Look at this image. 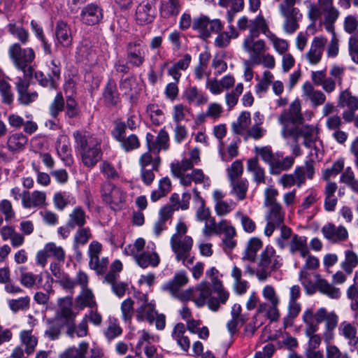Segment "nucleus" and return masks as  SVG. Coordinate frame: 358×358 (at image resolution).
Wrapping results in <instances>:
<instances>
[{
    "mask_svg": "<svg viewBox=\"0 0 358 358\" xmlns=\"http://www.w3.org/2000/svg\"><path fill=\"white\" fill-rule=\"evenodd\" d=\"M262 247V242L259 238L256 237L251 238L248 242L243 258L254 262L257 252Z\"/></svg>",
    "mask_w": 358,
    "mask_h": 358,
    "instance_id": "46",
    "label": "nucleus"
},
{
    "mask_svg": "<svg viewBox=\"0 0 358 358\" xmlns=\"http://www.w3.org/2000/svg\"><path fill=\"white\" fill-rule=\"evenodd\" d=\"M29 82L22 78H17L15 83L16 90L18 94V101L23 105H29L34 101L38 97L36 92H30L28 91Z\"/></svg>",
    "mask_w": 358,
    "mask_h": 358,
    "instance_id": "23",
    "label": "nucleus"
},
{
    "mask_svg": "<svg viewBox=\"0 0 358 358\" xmlns=\"http://www.w3.org/2000/svg\"><path fill=\"white\" fill-rule=\"evenodd\" d=\"M322 232L327 239L332 242L344 241L348 236V231L344 227H336L331 223L324 225L322 228Z\"/></svg>",
    "mask_w": 358,
    "mask_h": 358,
    "instance_id": "29",
    "label": "nucleus"
},
{
    "mask_svg": "<svg viewBox=\"0 0 358 358\" xmlns=\"http://www.w3.org/2000/svg\"><path fill=\"white\" fill-rule=\"evenodd\" d=\"M339 106L342 108L347 106L348 109L358 110V99L351 95L348 90L342 92L339 96Z\"/></svg>",
    "mask_w": 358,
    "mask_h": 358,
    "instance_id": "51",
    "label": "nucleus"
},
{
    "mask_svg": "<svg viewBox=\"0 0 358 358\" xmlns=\"http://www.w3.org/2000/svg\"><path fill=\"white\" fill-rule=\"evenodd\" d=\"M126 124L124 122H119L112 131L113 137L120 143L121 147L126 151L129 152L137 149L140 146V141L135 134L125 136Z\"/></svg>",
    "mask_w": 358,
    "mask_h": 358,
    "instance_id": "13",
    "label": "nucleus"
},
{
    "mask_svg": "<svg viewBox=\"0 0 358 358\" xmlns=\"http://www.w3.org/2000/svg\"><path fill=\"white\" fill-rule=\"evenodd\" d=\"M107 326L103 330V334L108 341H111L122 333V329L120 326L117 319L109 317L106 321Z\"/></svg>",
    "mask_w": 358,
    "mask_h": 358,
    "instance_id": "43",
    "label": "nucleus"
},
{
    "mask_svg": "<svg viewBox=\"0 0 358 358\" xmlns=\"http://www.w3.org/2000/svg\"><path fill=\"white\" fill-rule=\"evenodd\" d=\"M358 265V255L352 250L345 251V259L341 263V268L348 274Z\"/></svg>",
    "mask_w": 358,
    "mask_h": 358,
    "instance_id": "48",
    "label": "nucleus"
},
{
    "mask_svg": "<svg viewBox=\"0 0 358 358\" xmlns=\"http://www.w3.org/2000/svg\"><path fill=\"white\" fill-rule=\"evenodd\" d=\"M8 55L15 67L22 66L24 64H31L35 58L32 48H22L19 43H13L9 47Z\"/></svg>",
    "mask_w": 358,
    "mask_h": 358,
    "instance_id": "14",
    "label": "nucleus"
},
{
    "mask_svg": "<svg viewBox=\"0 0 358 358\" xmlns=\"http://www.w3.org/2000/svg\"><path fill=\"white\" fill-rule=\"evenodd\" d=\"M146 113L150 117L152 123L156 126L159 125L164 120L163 111L156 104H150L147 106Z\"/></svg>",
    "mask_w": 358,
    "mask_h": 358,
    "instance_id": "58",
    "label": "nucleus"
},
{
    "mask_svg": "<svg viewBox=\"0 0 358 358\" xmlns=\"http://www.w3.org/2000/svg\"><path fill=\"white\" fill-rule=\"evenodd\" d=\"M231 193L234 194L238 200H243L248 189L249 182L246 178H239L230 181Z\"/></svg>",
    "mask_w": 358,
    "mask_h": 358,
    "instance_id": "42",
    "label": "nucleus"
},
{
    "mask_svg": "<svg viewBox=\"0 0 358 358\" xmlns=\"http://www.w3.org/2000/svg\"><path fill=\"white\" fill-rule=\"evenodd\" d=\"M64 104L65 101L62 94L61 92L57 93L49 107L50 115L52 117L56 118L59 113L64 110Z\"/></svg>",
    "mask_w": 358,
    "mask_h": 358,
    "instance_id": "64",
    "label": "nucleus"
},
{
    "mask_svg": "<svg viewBox=\"0 0 358 358\" xmlns=\"http://www.w3.org/2000/svg\"><path fill=\"white\" fill-rule=\"evenodd\" d=\"M282 258L276 255L274 248L267 245L261 254L258 266L266 268L270 271H275L282 266Z\"/></svg>",
    "mask_w": 358,
    "mask_h": 358,
    "instance_id": "16",
    "label": "nucleus"
},
{
    "mask_svg": "<svg viewBox=\"0 0 358 358\" xmlns=\"http://www.w3.org/2000/svg\"><path fill=\"white\" fill-rule=\"evenodd\" d=\"M55 35L56 41L64 48H69L72 45L73 36L70 25L63 20H59L56 23Z\"/></svg>",
    "mask_w": 358,
    "mask_h": 358,
    "instance_id": "21",
    "label": "nucleus"
},
{
    "mask_svg": "<svg viewBox=\"0 0 358 358\" xmlns=\"http://www.w3.org/2000/svg\"><path fill=\"white\" fill-rule=\"evenodd\" d=\"M266 226L264 229V234L271 236L275 229L281 227L284 221V213L278 203H266Z\"/></svg>",
    "mask_w": 358,
    "mask_h": 358,
    "instance_id": "12",
    "label": "nucleus"
},
{
    "mask_svg": "<svg viewBox=\"0 0 358 358\" xmlns=\"http://www.w3.org/2000/svg\"><path fill=\"white\" fill-rule=\"evenodd\" d=\"M20 339L23 345H24L25 352L29 355L32 354L38 344L37 338L32 334V330H22L20 333Z\"/></svg>",
    "mask_w": 358,
    "mask_h": 358,
    "instance_id": "39",
    "label": "nucleus"
},
{
    "mask_svg": "<svg viewBox=\"0 0 358 358\" xmlns=\"http://www.w3.org/2000/svg\"><path fill=\"white\" fill-rule=\"evenodd\" d=\"M247 170L252 173L253 180L257 185L266 182L264 169L259 166L257 159L252 158L248 160Z\"/></svg>",
    "mask_w": 358,
    "mask_h": 358,
    "instance_id": "37",
    "label": "nucleus"
},
{
    "mask_svg": "<svg viewBox=\"0 0 358 358\" xmlns=\"http://www.w3.org/2000/svg\"><path fill=\"white\" fill-rule=\"evenodd\" d=\"M148 151L141 155L139 159L141 168H151L157 171L161 164V159L159 156L153 158Z\"/></svg>",
    "mask_w": 358,
    "mask_h": 358,
    "instance_id": "52",
    "label": "nucleus"
},
{
    "mask_svg": "<svg viewBox=\"0 0 358 358\" xmlns=\"http://www.w3.org/2000/svg\"><path fill=\"white\" fill-rule=\"evenodd\" d=\"M127 64L133 67L139 68L145 62L146 45L140 38L128 42L125 47Z\"/></svg>",
    "mask_w": 358,
    "mask_h": 358,
    "instance_id": "9",
    "label": "nucleus"
},
{
    "mask_svg": "<svg viewBox=\"0 0 358 358\" xmlns=\"http://www.w3.org/2000/svg\"><path fill=\"white\" fill-rule=\"evenodd\" d=\"M288 247L289 252L292 255L299 252L301 257L305 258L309 254L306 236L294 234L289 240Z\"/></svg>",
    "mask_w": 358,
    "mask_h": 358,
    "instance_id": "33",
    "label": "nucleus"
},
{
    "mask_svg": "<svg viewBox=\"0 0 358 358\" xmlns=\"http://www.w3.org/2000/svg\"><path fill=\"white\" fill-rule=\"evenodd\" d=\"M171 182L168 177L163 178L159 183V190L155 191L151 195L152 200L156 201L165 196L171 189Z\"/></svg>",
    "mask_w": 358,
    "mask_h": 358,
    "instance_id": "61",
    "label": "nucleus"
},
{
    "mask_svg": "<svg viewBox=\"0 0 358 358\" xmlns=\"http://www.w3.org/2000/svg\"><path fill=\"white\" fill-rule=\"evenodd\" d=\"M304 118L301 113V105L299 99H296L291 103L287 109H285L279 115L278 121L282 126L281 131L292 129L296 124H302Z\"/></svg>",
    "mask_w": 358,
    "mask_h": 358,
    "instance_id": "8",
    "label": "nucleus"
},
{
    "mask_svg": "<svg viewBox=\"0 0 358 358\" xmlns=\"http://www.w3.org/2000/svg\"><path fill=\"white\" fill-rule=\"evenodd\" d=\"M194 165L191 161L184 159L181 161H174L171 164V171L174 176H180L187 171L193 168Z\"/></svg>",
    "mask_w": 358,
    "mask_h": 358,
    "instance_id": "56",
    "label": "nucleus"
},
{
    "mask_svg": "<svg viewBox=\"0 0 358 358\" xmlns=\"http://www.w3.org/2000/svg\"><path fill=\"white\" fill-rule=\"evenodd\" d=\"M103 17L102 8L96 3H89L80 12V21L87 26L99 24Z\"/></svg>",
    "mask_w": 358,
    "mask_h": 358,
    "instance_id": "15",
    "label": "nucleus"
},
{
    "mask_svg": "<svg viewBox=\"0 0 358 358\" xmlns=\"http://www.w3.org/2000/svg\"><path fill=\"white\" fill-rule=\"evenodd\" d=\"M180 9V0H161L159 8V15L164 19L176 17L179 14Z\"/></svg>",
    "mask_w": 358,
    "mask_h": 358,
    "instance_id": "32",
    "label": "nucleus"
},
{
    "mask_svg": "<svg viewBox=\"0 0 358 358\" xmlns=\"http://www.w3.org/2000/svg\"><path fill=\"white\" fill-rule=\"evenodd\" d=\"M55 147L59 157L64 162V164L71 166L73 162V159L67 136H60L56 141Z\"/></svg>",
    "mask_w": 358,
    "mask_h": 358,
    "instance_id": "28",
    "label": "nucleus"
},
{
    "mask_svg": "<svg viewBox=\"0 0 358 358\" xmlns=\"http://www.w3.org/2000/svg\"><path fill=\"white\" fill-rule=\"evenodd\" d=\"M211 288L207 281H201L196 287L193 288L192 299L197 307H203L207 299L211 296Z\"/></svg>",
    "mask_w": 358,
    "mask_h": 358,
    "instance_id": "27",
    "label": "nucleus"
},
{
    "mask_svg": "<svg viewBox=\"0 0 358 358\" xmlns=\"http://www.w3.org/2000/svg\"><path fill=\"white\" fill-rule=\"evenodd\" d=\"M85 223L84 211L80 208H76L69 215L68 227L74 228L76 226L82 227Z\"/></svg>",
    "mask_w": 358,
    "mask_h": 358,
    "instance_id": "62",
    "label": "nucleus"
},
{
    "mask_svg": "<svg viewBox=\"0 0 358 358\" xmlns=\"http://www.w3.org/2000/svg\"><path fill=\"white\" fill-rule=\"evenodd\" d=\"M327 40L323 36H316L313 38L310 48L306 53V58L312 64H317L322 58Z\"/></svg>",
    "mask_w": 358,
    "mask_h": 358,
    "instance_id": "22",
    "label": "nucleus"
},
{
    "mask_svg": "<svg viewBox=\"0 0 358 358\" xmlns=\"http://www.w3.org/2000/svg\"><path fill=\"white\" fill-rule=\"evenodd\" d=\"M58 305L57 317L64 319L69 324L73 322L77 313L72 310V298L66 296L59 299Z\"/></svg>",
    "mask_w": 358,
    "mask_h": 358,
    "instance_id": "31",
    "label": "nucleus"
},
{
    "mask_svg": "<svg viewBox=\"0 0 358 358\" xmlns=\"http://www.w3.org/2000/svg\"><path fill=\"white\" fill-rule=\"evenodd\" d=\"M91 236L92 234L89 228H81L76 231L74 236L73 248L78 254L80 255L78 251L79 246L85 245Z\"/></svg>",
    "mask_w": 358,
    "mask_h": 358,
    "instance_id": "55",
    "label": "nucleus"
},
{
    "mask_svg": "<svg viewBox=\"0 0 358 358\" xmlns=\"http://www.w3.org/2000/svg\"><path fill=\"white\" fill-rule=\"evenodd\" d=\"M189 282V278L185 271H180L175 273L173 278L168 282L164 283L161 289L163 292H168L172 297L181 301H187L192 299L193 294V288H189L185 290L181 289Z\"/></svg>",
    "mask_w": 358,
    "mask_h": 358,
    "instance_id": "4",
    "label": "nucleus"
},
{
    "mask_svg": "<svg viewBox=\"0 0 358 358\" xmlns=\"http://www.w3.org/2000/svg\"><path fill=\"white\" fill-rule=\"evenodd\" d=\"M101 195L104 201H124V193L110 182H105L101 187Z\"/></svg>",
    "mask_w": 358,
    "mask_h": 358,
    "instance_id": "25",
    "label": "nucleus"
},
{
    "mask_svg": "<svg viewBox=\"0 0 358 358\" xmlns=\"http://www.w3.org/2000/svg\"><path fill=\"white\" fill-rule=\"evenodd\" d=\"M155 10L148 1H143L136 9L135 20L138 24H148L154 21Z\"/></svg>",
    "mask_w": 358,
    "mask_h": 358,
    "instance_id": "19",
    "label": "nucleus"
},
{
    "mask_svg": "<svg viewBox=\"0 0 358 358\" xmlns=\"http://www.w3.org/2000/svg\"><path fill=\"white\" fill-rule=\"evenodd\" d=\"M88 332L87 321L84 317L78 325L76 326L73 322L68 324L66 334L71 338H73L75 335L82 338L86 336Z\"/></svg>",
    "mask_w": 358,
    "mask_h": 358,
    "instance_id": "45",
    "label": "nucleus"
},
{
    "mask_svg": "<svg viewBox=\"0 0 358 358\" xmlns=\"http://www.w3.org/2000/svg\"><path fill=\"white\" fill-rule=\"evenodd\" d=\"M73 136L82 162L87 167H94L102 157L101 140L86 131H76Z\"/></svg>",
    "mask_w": 358,
    "mask_h": 358,
    "instance_id": "1",
    "label": "nucleus"
},
{
    "mask_svg": "<svg viewBox=\"0 0 358 358\" xmlns=\"http://www.w3.org/2000/svg\"><path fill=\"white\" fill-rule=\"evenodd\" d=\"M284 17L283 29L289 34L294 33L299 28L298 22L302 18V14L299 9H292L291 11L280 12Z\"/></svg>",
    "mask_w": 358,
    "mask_h": 358,
    "instance_id": "26",
    "label": "nucleus"
},
{
    "mask_svg": "<svg viewBox=\"0 0 358 358\" xmlns=\"http://www.w3.org/2000/svg\"><path fill=\"white\" fill-rule=\"evenodd\" d=\"M318 329H304V334L308 338L305 350H317L321 344L322 337L316 334Z\"/></svg>",
    "mask_w": 358,
    "mask_h": 358,
    "instance_id": "59",
    "label": "nucleus"
},
{
    "mask_svg": "<svg viewBox=\"0 0 358 358\" xmlns=\"http://www.w3.org/2000/svg\"><path fill=\"white\" fill-rule=\"evenodd\" d=\"M338 316L336 315L334 317L329 318L328 321H327L325 324V329L322 334V337L324 342L326 345H331V341L334 338V331L338 325Z\"/></svg>",
    "mask_w": 358,
    "mask_h": 358,
    "instance_id": "47",
    "label": "nucleus"
},
{
    "mask_svg": "<svg viewBox=\"0 0 358 358\" xmlns=\"http://www.w3.org/2000/svg\"><path fill=\"white\" fill-rule=\"evenodd\" d=\"M243 85L238 83L234 90L225 95L226 104L229 108H234L238 103L239 96L243 93Z\"/></svg>",
    "mask_w": 358,
    "mask_h": 358,
    "instance_id": "63",
    "label": "nucleus"
},
{
    "mask_svg": "<svg viewBox=\"0 0 358 358\" xmlns=\"http://www.w3.org/2000/svg\"><path fill=\"white\" fill-rule=\"evenodd\" d=\"M250 34L245 38L243 47L245 51L250 55V60L252 63L259 64L260 62L259 55L264 51L265 48V42L263 40H257L254 41V38L259 36V31L255 23V19L250 21Z\"/></svg>",
    "mask_w": 358,
    "mask_h": 358,
    "instance_id": "7",
    "label": "nucleus"
},
{
    "mask_svg": "<svg viewBox=\"0 0 358 358\" xmlns=\"http://www.w3.org/2000/svg\"><path fill=\"white\" fill-rule=\"evenodd\" d=\"M0 94L1 102L6 105H10L14 100V94L10 84L4 78V74L0 71Z\"/></svg>",
    "mask_w": 358,
    "mask_h": 358,
    "instance_id": "40",
    "label": "nucleus"
},
{
    "mask_svg": "<svg viewBox=\"0 0 358 358\" xmlns=\"http://www.w3.org/2000/svg\"><path fill=\"white\" fill-rule=\"evenodd\" d=\"M251 122L250 113L248 111L242 112L238 116L237 120L231 124L232 131L236 134H243Z\"/></svg>",
    "mask_w": 358,
    "mask_h": 358,
    "instance_id": "41",
    "label": "nucleus"
},
{
    "mask_svg": "<svg viewBox=\"0 0 358 358\" xmlns=\"http://www.w3.org/2000/svg\"><path fill=\"white\" fill-rule=\"evenodd\" d=\"M296 185L301 187L305 183L306 178L312 179L315 174L314 161H306L304 165L297 166L294 170Z\"/></svg>",
    "mask_w": 358,
    "mask_h": 358,
    "instance_id": "34",
    "label": "nucleus"
},
{
    "mask_svg": "<svg viewBox=\"0 0 358 358\" xmlns=\"http://www.w3.org/2000/svg\"><path fill=\"white\" fill-rule=\"evenodd\" d=\"M336 315L334 311L328 312L324 307L320 308L315 312L313 308H308L302 315V321L305 324L304 329H319L320 323H326L330 317H334Z\"/></svg>",
    "mask_w": 358,
    "mask_h": 358,
    "instance_id": "10",
    "label": "nucleus"
},
{
    "mask_svg": "<svg viewBox=\"0 0 358 358\" xmlns=\"http://www.w3.org/2000/svg\"><path fill=\"white\" fill-rule=\"evenodd\" d=\"M169 134L164 129H161L155 139L154 136L148 133L146 143L149 151L158 154L160 150H166L169 148Z\"/></svg>",
    "mask_w": 358,
    "mask_h": 358,
    "instance_id": "18",
    "label": "nucleus"
},
{
    "mask_svg": "<svg viewBox=\"0 0 358 358\" xmlns=\"http://www.w3.org/2000/svg\"><path fill=\"white\" fill-rule=\"evenodd\" d=\"M136 79L134 76L127 78H122L119 81L120 90L126 96H129L131 99L133 96V91L135 90Z\"/></svg>",
    "mask_w": 358,
    "mask_h": 358,
    "instance_id": "57",
    "label": "nucleus"
},
{
    "mask_svg": "<svg viewBox=\"0 0 358 358\" xmlns=\"http://www.w3.org/2000/svg\"><path fill=\"white\" fill-rule=\"evenodd\" d=\"M88 350V343L82 342L78 348L67 349L62 355V358H85Z\"/></svg>",
    "mask_w": 358,
    "mask_h": 358,
    "instance_id": "54",
    "label": "nucleus"
},
{
    "mask_svg": "<svg viewBox=\"0 0 358 358\" xmlns=\"http://www.w3.org/2000/svg\"><path fill=\"white\" fill-rule=\"evenodd\" d=\"M210 59V52L205 51L200 53L199 64L194 69V75L197 80H200L203 78Z\"/></svg>",
    "mask_w": 358,
    "mask_h": 358,
    "instance_id": "53",
    "label": "nucleus"
},
{
    "mask_svg": "<svg viewBox=\"0 0 358 358\" xmlns=\"http://www.w3.org/2000/svg\"><path fill=\"white\" fill-rule=\"evenodd\" d=\"M8 32L17 38L22 44H26L29 41V31L23 27L17 25L15 23H9L8 24Z\"/></svg>",
    "mask_w": 358,
    "mask_h": 358,
    "instance_id": "50",
    "label": "nucleus"
},
{
    "mask_svg": "<svg viewBox=\"0 0 358 358\" xmlns=\"http://www.w3.org/2000/svg\"><path fill=\"white\" fill-rule=\"evenodd\" d=\"M155 247V243H149L147 246L148 250L134 258L140 267L145 268L148 266L156 267L159 265L160 258L159 255L154 250Z\"/></svg>",
    "mask_w": 358,
    "mask_h": 358,
    "instance_id": "17",
    "label": "nucleus"
},
{
    "mask_svg": "<svg viewBox=\"0 0 358 358\" xmlns=\"http://www.w3.org/2000/svg\"><path fill=\"white\" fill-rule=\"evenodd\" d=\"M294 163V158L289 156L280 158L277 156L269 167L270 173L272 175H279L282 171L289 170Z\"/></svg>",
    "mask_w": 358,
    "mask_h": 358,
    "instance_id": "36",
    "label": "nucleus"
},
{
    "mask_svg": "<svg viewBox=\"0 0 358 358\" xmlns=\"http://www.w3.org/2000/svg\"><path fill=\"white\" fill-rule=\"evenodd\" d=\"M62 325L56 321L48 320L47 321V329L45 331V336L51 341L59 338L61 334Z\"/></svg>",
    "mask_w": 358,
    "mask_h": 358,
    "instance_id": "60",
    "label": "nucleus"
},
{
    "mask_svg": "<svg viewBox=\"0 0 358 358\" xmlns=\"http://www.w3.org/2000/svg\"><path fill=\"white\" fill-rule=\"evenodd\" d=\"M301 310V305L298 301H289L287 306V315L284 318V326H292L293 320L298 317Z\"/></svg>",
    "mask_w": 358,
    "mask_h": 358,
    "instance_id": "49",
    "label": "nucleus"
},
{
    "mask_svg": "<svg viewBox=\"0 0 358 358\" xmlns=\"http://www.w3.org/2000/svg\"><path fill=\"white\" fill-rule=\"evenodd\" d=\"M265 302H260L257 308V313H265L271 321H277L280 317L278 305L280 299L273 286L265 285L262 291Z\"/></svg>",
    "mask_w": 358,
    "mask_h": 358,
    "instance_id": "5",
    "label": "nucleus"
},
{
    "mask_svg": "<svg viewBox=\"0 0 358 358\" xmlns=\"http://www.w3.org/2000/svg\"><path fill=\"white\" fill-rule=\"evenodd\" d=\"M171 247L176 255L177 262H182L183 266L189 268L194 262V257L191 256L190 252L192 248L193 240L190 236L182 238L176 235H173L170 241Z\"/></svg>",
    "mask_w": 358,
    "mask_h": 358,
    "instance_id": "6",
    "label": "nucleus"
},
{
    "mask_svg": "<svg viewBox=\"0 0 358 358\" xmlns=\"http://www.w3.org/2000/svg\"><path fill=\"white\" fill-rule=\"evenodd\" d=\"M145 299L141 305L136 309V319L138 321L147 320L152 324L155 318L157 312L155 310V306L151 303H148L146 296L143 295Z\"/></svg>",
    "mask_w": 358,
    "mask_h": 358,
    "instance_id": "35",
    "label": "nucleus"
},
{
    "mask_svg": "<svg viewBox=\"0 0 358 358\" xmlns=\"http://www.w3.org/2000/svg\"><path fill=\"white\" fill-rule=\"evenodd\" d=\"M338 10L334 6L333 0H317L316 3H310L308 17L315 22L324 15V24L328 31H333L334 24L339 16Z\"/></svg>",
    "mask_w": 358,
    "mask_h": 358,
    "instance_id": "2",
    "label": "nucleus"
},
{
    "mask_svg": "<svg viewBox=\"0 0 358 358\" xmlns=\"http://www.w3.org/2000/svg\"><path fill=\"white\" fill-rule=\"evenodd\" d=\"M192 29L199 34L201 38L206 39L213 33H218L222 29V24L218 19L210 20L206 15H201L193 20Z\"/></svg>",
    "mask_w": 358,
    "mask_h": 358,
    "instance_id": "11",
    "label": "nucleus"
},
{
    "mask_svg": "<svg viewBox=\"0 0 358 358\" xmlns=\"http://www.w3.org/2000/svg\"><path fill=\"white\" fill-rule=\"evenodd\" d=\"M184 96L189 103H195L196 105H201L208 101V98L199 92L196 86L187 87L184 92Z\"/></svg>",
    "mask_w": 358,
    "mask_h": 358,
    "instance_id": "44",
    "label": "nucleus"
},
{
    "mask_svg": "<svg viewBox=\"0 0 358 358\" xmlns=\"http://www.w3.org/2000/svg\"><path fill=\"white\" fill-rule=\"evenodd\" d=\"M103 103L107 107L116 106L120 101V93L115 80L110 78L107 80L102 92Z\"/></svg>",
    "mask_w": 358,
    "mask_h": 358,
    "instance_id": "20",
    "label": "nucleus"
},
{
    "mask_svg": "<svg viewBox=\"0 0 358 358\" xmlns=\"http://www.w3.org/2000/svg\"><path fill=\"white\" fill-rule=\"evenodd\" d=\"M186 327L183 323H177L173 328L171 337L180 348L187 352L190 348V340L185 335Z\"/></svg>",
    "mask_w": 358,
    "mask_h": 358,
    "instance_id": "30",
    "label": "nucleus"
},
{
    "mask_svg": "<svg viewBox=\"0 0 358 358\" xmlns=\"http://www.w3.org/2000/svg\"><path fill=\"white\" fill-rule=\"evenodd\" d=\"M308 269L303 268L299 273V280L304 287L308 294H313L317 289L321 293L326 294L331 299H338L341 292L338 288L333 287L326 280L320 278V275L315 274V283L310 280V273Z\"/></svg>",
    "mask_w": 358,
    "mask_h": 358,
    "instance_id": "3",
    "label": "nucleus"
},
{
    "mask_svg": "<svg viewBox=\"0 0 358 358\" xmlns=\"http://www.w3.org/2000/svg\"><path fill=\"white\" fill-rule=\"evenodd\" d=\"M27 137L22 133H15L9 136L7 140V148L12 152L23 150L27 143Z\"/></svg>",
    "mask_w": 358,
    "mask_h": 358,
    "instance_id": "38",
    "label": "nucleus"
},
{
    "mask_svg": "<svg viewBox=\"0 0 358 358\" xmlns=\"http://www.w3.org/2000/svg\"><path fill=\"white\" fill-rule=\"evenodd\" d=\"M281 134L284 138L292 137L295 141H297L298 138L301 136L303 138L308 137H312L317 135V132L313 126L306 124H296L292 127V129H287L284 131H281Z\"/></svg>",
    "mask_w": 358,
    "mask_h": 358,
    "instance_id": "24",
    "label": "nucleus"
}]
</instances>
